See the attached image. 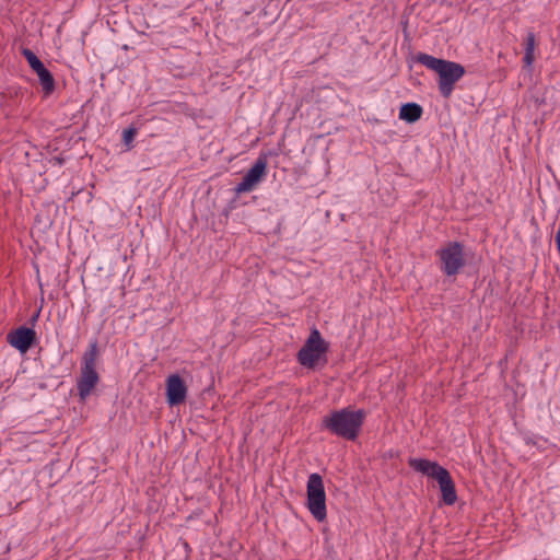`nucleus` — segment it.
<instances>
[{
	"mask_svg": "<svg viewBox=\"0 0 560 560\" xmlns=\"http://www.w3.org/2000/svg\"><path fill=\"white\" fill-rule=\"evenodd\" d=\"M423 109L417 103H406L400 107L399 118L409 124L418 121L422 116Z\"/></svg>",
	"mask_w": 560,
	"mask_h": 560,
	"instance_id": "ddd939ff",
	"label": "nucleus"
},
{
	"mask_svg": "<svg viewBox=\"0 0 560 560\" xmlns=\"http://www.w3.org/2000/svg\"><path fill=\"white\" fill-rule=\"evenodd\" d=\"M328 342H326L319 330L312 329L308 338L298 352V361L301 365L313 369L320 358L328 351Z\"/></svg>",
	"mask_w": 560,
	"mask_h": 560,
	"instance_id": "423d86ee",
	"label": "nucleus"
},
{
	"mask_svg": "<svg viewBox=\"0 0 560 560\" xmlns=\"http://www.w3.org/2000/svg\"><path fill=\"white\" fill-rule=\"evenodd\" d=\"M35 339V330L24 326L9 332L7 336L8 342L22 353H25L32 347Z\"/></svg>",
	"mask_w": 560,
	"mask_h": 560,
	"instance_id": "9d476101",
	"label": "nucleus"
},
{
	"mask_svg": "<svg viewBox=\"0 0 560 560\" xmlns=\"http://www.w3.org/2000/svg\"><path fill=\"white\" fill-rule=\"evenodd\" d=\"M22 54L32 70L37 74L44 95L49 96L55 91V79L52 74L31 49L25 48Z\"/></svg>",
	"mask_w": 560,
	"mask_h": 560,
	"instance_id": "6e6552de",
	"label": "nucleus"
},
{
	"mask_svg": "<svg viewBox=\"0 0 560 560\" xmlns=\"http://www.w3.org/2000/svg\"><path fill=\"white\" fill-rule=\"evenodd\" d=\"M307 509L315 520L323 522L327 517L326 493L319 474H311L306 485Z\"/></svg>",
	"mask_w": 560,
	"mask_h": 560,
	"instance_id": "39448f33",
	"label": "nucleus"
},
{
	"mask_svg": "<svg viewBox=\"0 0 560 560\" xmlns=\"http://www.w3.org/2000/svg\"><path fill=\"white\" fill-rule=\"evenodd\" d=\"M187 386L178 374H171L166 378V399L170 406H177L185 401Z\"/></svg>",
	"mask_w": 560,
	"mask_h": 560,
	"instance_id": "1a4fd4ad",
	"label": "nucleus"
},
{
	"mask_svg": "<svg viewBox=\"0 0 560 560\" xmlns=\"http://www.w3.org/2000/svg\"><path fill=\"white\" fill-rule=\"evenodd\" d=\"M435 480L439 482L444 504L453 505L457 500V493L455 483L448 470L445 469L444 471H440V475Z\"/></svg>",
	"mask_w": 560,
	"mask_h": 560,
	"instance_id": "9b49d317",
	"label": "nucleus"
},
{
	"mask_svg": "<svg viewBox=\"0 0 560 560\" xmlns=\"http://www.w3.org/2000/svg\"><path fill=\"white\" fill-rule=\"evenodd\" d=\"M365 412L363 410H352L343 408L335 410L322 420V427L331 434L343 438L349 441L357 439L363 424Z\"/></svg>",
	"mask_w": 560,
	"mask_h": 560,
	"instance_id": "f03ea898",
	"label": "nucleus"
},
{
	"mask_svg": "<svg viewBox=\"0 0 560 560\" xmlns=\"http://www.w3.org/2000/svg\"><path fill=\"white\" fill-rule=\"evenodd\" d=\"M268 165L267 154H260L253 166L247 171L242 180L235 186L236 194L252 191L262 179Z\"/></svg>",
	"mask_w": 560,
	"mask_h": 560,
	"instance_id": "0eeeda50",
	"label": "nucleus"
},
{
	"mask_svg": "<svg viewBox=\"0 0 560 560\" xmlns=\"http://www.w3.org/2000/svg\"><path fill=\"white\" fill-rule=\"evenodd\" d=\"M416 60L425 68L433 70L439 75V91L441 95L448 98L458 82L465 74V68L455 61L440 59L425 52H419Z\"/></svg>",
	"mask_w": 560,
	"mask_h": 560,
	"instance_id": "f257e3e1",
	"label": "nucleus"
},
{
	"mask_svg": "<svg viewBox=\"0 0 560 560\" xmlns=\"http://www.w3.org/2000/svg\"><path fill=\"white\" fill-rule=\"evenodd\" d=\"M97 358V342L93 341L83 353L80 377L77 382V388L81 399H85L90 396L94 387L100 382V375L96 372Z\"/></svg>",
	"mask_w": 560,
	"mask_h": 560,
	"instance_id": "7ed1b4c3",
	"label": "nucleus"
},
{
	"mask_svg": "<svg viewBox=\"0 0 560 560\" xmlns=\"http://www.w3.org/2000/svg\"><path fill=\"white\" fill-rule=\"evenodd\" d=\"M409 466L416 471L422 472L434 479L438 478L440 471H444L445 468L440 466L436 462H431L424 458H410L408 462Z\"/></svg>",
	"mask_w": 560,
	"mask_h": 560,
	"instance_id": "f8f14e48",
	"label": "nucleus"
},
{
	"mask_svg": "<svg viewBox=\"0 0 560 560\" xmlns=\"http://www.w3.org/2000/svg\"><path fill=\"white\" fill-rule=\"evenodd\" d=\"M136 133H137L136 128H128V129L124 130L122 141L128 148L131 147V142L133 141Z\"/></svg>",
	"mask_w": 560,
	"mask_h": 560,
	"instance_id": "2eb2a0df",
	"label": "nucleus"
},
{
	"mask_svg": "<svg viewBox=\"0 0 560 560\" xmlns=\"http://www.w3.org/2000/svg\"><path fill=\"white\" fill-rule=\"evenodd\" d=\"M436 256L441 271L447 277L458 275L466 265L464 245L457 241L446 243L436 250Z\"/></svg>",
	"mask_w": 560,
	"mask_h": 560,
	"instance_id": "20e7f679",
	"label": "nucleus"
},
{
	"mask_svg": "<svg viewBox=\"0 0 560 560\" xmlns=\"http://www.w3.org/2000/svg\"><path fill=\"white\" fill-rule=\"evenodd\" d=\"M536 37L533 32H528L525 38V54L523 58L524 66L530 68L535 61Z\"/></svg>",
	"mask_w": 560,
	"mask_h": 560,
	"instance_id": "4468645a",
	"label": "nucleus"
}]
</instances>
